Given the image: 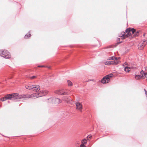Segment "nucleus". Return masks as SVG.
<instances>
[{
    "label": "nucleus",
    "mask_w": 147,
    "mask_h": 147,
    "mask_svg": "<svg viewBox=\"0 0 147 147\" xmlns=\"http://www.w3.org/2000/svg\"><path fill=\"white\" fill-rule=\"evenodd\" d=\"M48 91H43L42 92V94L39 93H33L31 95H19L17 93L10 94L5 95L3 98H1V100L3 101L7 99H10L15 101H19L21 100H24L27 98H36L45 96L47 94Z\"/></svg>",
    "instance_id": "obj_1"
},
{
    "label": "nucleus",
    "mask_w": 147,
    "mask_h": 147,
    "mask_svg": "<svg viewBox=\"0 0 147 147\" xmlns=\"http://www.w3.org/2000/svg\"><path fill=\"white\" fill-rule=\"evenodd\" d=\"M26 89L29 90H32L36 92H37L40 90V87L38 85H26L25 86Z\"/></svg>",
    "instance_id": "obj_2"
},
{
    "label": "nucleus",
    "mask_w": 147,
    "mask_h": 147,
    "mask_svg": "<svg viewBox=\"0 0 147 147\" xmlns=\"http://www.w3.org/2000/svg\"><path fill=\"white\" fill-rule=\"evenodd\" d=\"M125 32L126 33H127L126 35H125V38L130 36L132 37V35L134 34V32H136V29L134 28H128L126 30Z\"/></svg>",
    "instance_id": "obj_3"
},
{
    "label": "nucleus",
    "mask_w": 147,
    "mask_h": 147,
    "mask_svg": "<svg viewBox=\"0 0 147 147\" xmlns=\"http://www.w3.org/2000/svg\"><path fill=\"white\" fill-rule=\"evenodd\" d=\"M1 51H2L1 54V57L5 59H9L11 58V55L7 51L2 50Z\"/></svg>",
    "instance_id": "obj_4"
},
{
    "label": "nucleus",
    "mask_w": 147,
    "mask_h": 147,
    "mask_svg": "<svg viewBox=\"0 0 147 147\" xmlns=\"http://www.w3.org/2000/svg\"><path fill=\"white\" fill-rule=\"evenodd\" d=\"M113 76V75L112 74L106 76L101 80V82L103 84L108 83L110 81V78H111Z\"/></svg>",
    "instance_id": "obj_5"
},
{
    "label": "nucleus",
    "mask_w": 147,
    "mask_h": 147,
    "mask_svg": "<svg viewBox=\"0 0 147 147\" xmlns=\"http://www.w3.org/2000/svg\"><path fill=\"white\" fill-rule=\"evenodd\" d=\"M55 93L58 94L67 95L69 94V93L66 92L65 90L63 89L58 90L55 91Z\"/></svg>",
    "instance_id": "obj_6"
},
{
    "label": "nucleus",
    "mask_w": 147,
    "mask_h": 147,
    "mask_svg": "<svg viewBox=\"0 0 147 147\" xmlns=\"http://www.w3.org/2000/svg\"><path fill=\"white\" fill-rule=\"evenodd\" d=\"M48 100H52V102L55 104H59L61 102V100L56 98H50Z\"/></svg>",
    "instance_id": "obj_7"
},
{
    "label": "nucleus",
    "mask_w": 147,
    "mask_h": 147,
    "mask_svg": "<svg viewBox=\"0 0 147 147\" xmlns=\"http://www.w3.org/2000/svg\"><path fill=\"white\" fill-rule=\"evenodd\" d=\"M76 109L79 110H81L82 109V106L81 104L79 102H78L76 103Z\"/></svg>",
    "instance_id": "obj_8"
},
{
    "label": "nucleus",
    "mask_w": 147,
    "mask_h": 147,
    "mask_svg": "<svg viewBox=\"0 0 147 147\" xmlns=\"http://www.w3.org/2000/svg\"><path fill=\"white\" fill-rule=\"evenodd\" d=\"M110 62L111 63V65L114 64L116 65L119 63L120 61L118 59H117V60L115 59L111 61H110Z\"/></svg>",
    "instance_id": "obj_9"
},
{
    "label": "nucleus",
    "mask_w": 147,
    "mask_h": 147,
    "mask_svg": "<svg viewBox=\"0 0 147 147\" xmlns=\"http://www.w3.org/2000/svg\"><path fill=\"white\" fill-rule=\"evenodd\" d=\"M62 100L67 102L71 100L70 97L67 96H64L62 98Z\"/></svg>",
    "instance_id": "obj_10"
},
{
    "label": "nucleus",
    "mask_w": 147,
    "mask_h": 147,
    "mask_svg": "<svg viewBox=\"0 0 147 147\" xmlns=\"http://www.w3.org/2000/svg\"><path fill=\"white\" fill-rule=\"evenodd\" d=\"M125 32H122L120 34H119V36L121 37H123L125 38Z\"/></svg>",
    "instance_id": "obj_11"
},
{
    "label": "nucleus",
    "mask_w": 147,
    "mask_h": 147,
    "mask_svg": "<svg viewBox=\"0 0 147 147\" xmlns=\"http://www.w3.org/2000/svg\"><path fill=\"white\" fill-rule=\"evenodd\" d=\"M141 31L140 30H138L136 31V32H134L133 35H134L135 36H137L139 35V33Z\"/></svg>",
    "instance_id": "obj_12"
},
{
    "label": "nucleus",
    "mask_w": 147,
    "mask_h": 147,
    "mask_svg": "<svg viewBox=\"0 0 147 147\" xmlns=\"http://www.w3.org/2000/svg\"><path fill=\"white\" fill-rule=\"evenodd\" d=\"M124 70L125 71L129 72L130 71V68L129 67H125L124 68Z\"/></svg>",
    "instance_id": "obj_13"
},
{
    "label": "nucleus",
    "mask_w": 147,
    "mask_h": 147,
    "mask_svg": "<svg viewBox=\"0 0 147 147\" xmlns=\"http://www.w3.org/2000/svg\"><path fill=\"white\" fill-rule=\"evenodd\" d=\"M31 36L30 34H26L24 36V38L26 39L29 38Z\"/></svg>",
    "instance_id": "obj_14"
},
{
    "label": "nucleus",
    "mask_w": 147,
    "mask_h": 147,
    "mask_svg": "<svg viewBox=\"0 0 147 147\" xmlns=\"http://www.w3.org/2000/svg\"><path fill=\"white\" fill-rule=\"evenodd\" d=\"M140 76H141L138 75H136L135 76V78L137 80H139L141 79L142 77H140Z\"/></svg>",
    "instance_id": "obj_15"
},
{
    "label": "nucleus",
    "mask_w": 147,
    "mask_h": 147,
    "mask_svg": "<svg viewBox=\"0 0 147 147\" xmlns=\"http://www.w3.org/2000/svg\"><path fill=\"white\" fill-rule=\"evenodd\" d=\"M67 83L69 86H71L73 85L72 82L70 80H67Z\"/></svg>",
    "instance_id": "obj_16"
},
{
    "label": "nucleus",
    "mask_w": 147,
    "mask_h": 147,
    "mask_svg": "<svg viewBox=\"0 0 147 147\" xmlns=\"http://www.w3.org/2000/svg\"><path fill=\"white\" fill-rule=\"evenodd\" d=\"M82 144H85L87 143L86 140L85 139H84L82 140Z\"/></svg>",
    "instance_id": "obj_17"
},
{
    "label": "nucleus",
    "mask_w": 147,
    "mask_h": 147,
    "mask_svg": "<svg viewBox=\"0 0 147 147\" xmlns=\"http://www.w3.org/2000/svg\"><path fill=\"white\" fill-rule=\"evenodd\" d=\"M105 64L106 65H111V63L109 61H107L105 62Z\"/></svg>",
    "instance_id": "obj_18"
},
{
    "label": "nucleus",
    "mask_w": 147,
    "mask_h": 147,
    "mask_svg": "<svg viewBox=\"0 0 147 147\" xmlns=\"http://www.w3.org/2000/svg\"><path fill=\"white\" fill-rule=\"evenodd\" d=\"M140 74L142 75L141 76H140V77H142L143 76V75L144 74V72L143 70H142L140 72Z\"/></svg>",
    "instance_id": "obj_19"
},
{
    "label": "nucleus",
    "mask_w": 147,
    "mask_h": 147,
    "mask_svg": "<svg viewBox=\"0 0 147 147\" xmlns=\"http://www.w3.org/2000/svg\"><path fill=\"white\" fill-rule=\"evenodd\" d=\"M110 58H111V60H114L115 59L117 60V59H118L117 57H115L113 56L111 57H110Z\"/></svg>",
    "instance_id": "obj_20"
},
{
    "label": "nucleus",
    "mask_w": 147,
    "mask_h": 147,
    "mask_svg": "<svg viewBox=\"0 0 147 147\" xmlns=\"http://www.w3.org/2000/svg\"><path fill=\"white\" fill-rule=\"evenodd\" d=\"M36 77V76H33L31 77H30L29 78L30 79H32L35 78Z\"/></svg>",
    "instance_id": "obj_21"
},
{
    "label": "nucleus",
    "mask_w": 147,
    "mask_h": 147,
    "mask_svg": "<svg viewBox=\"0 0 147 147\" xmlns=\"http://www.w3.org/2000/svg\"><path fill=\"white\" fill-rule=\"evenodd\" d=\"M92 137V136L91 135H89L87 136V138L88 139V138H91Z\"/></svg>",
    "instance_id": "obj_22"
},
{
    "label": "nucleus",
    "mask_w": 147,
    "mask_h": 147,
    "mask_svg": "<svg viewBox=\"0 0 147 147\" xmlns=\"http://www.w3.org/2000/svg\"><path fill=\"white\" fill-rule=\"evenodd\" d=\"M80 147H86V146L84 144H82L80 145Z\"/></svg>",
    "instance_id": "obj_23"
},
{
    "label": "nucleus",
    "mask_w": 147,
    "mask_h": 147,
    "mask_svg": "<svg viewBox=\"0 0 147 147\" xmlns=\"http://www.w3.org/2000/svg\"><path fill=\"white\" fill-rule=\"evenodd\" d=\"M144 76L145 77H147V73H144L143 76Z\"/></svg>",
    "instance_id": "obj_24"
},
{
    "label": "nucleus",
    "mask_w": 147,
    "mask_h": 147,
    "mask_svg": "<svg viewBox=\"0 0 147 147\" xmlns=\"http://www.w3.org/2000/svg\"><path fill=\"white\" fill-rule=\"evenodd\" d=\"M38 67H44L45 66L44 65H39L38 66Z\"/></svg>",
    "instance_id": "obj_25"
},
{
    "label": "nucleus",
    "mask_w": 147,
    "mask_h": 147,
    "mask_svg": "<svg viewBox=\"0 0 147 147\" xmlns=\"http://www.w3.org/2000/svg\"><path fill=\"white\" fill-rule=\"evenodd\" d=\"M131 68H133V69H136V67H132Z\"/></svg>",
    "instance_id": "obj_26"
},
{
    "label": "nucleus",
    "mask_w": 147,
    "mask_h": 147,
    "mask_svg": "<svg viewBox=\"0 0 147 147\" xmlns=\"http://www.w3.org/2000/svg\"><path fill=\"white\" fill-rule=\"evenodd\" d=\"M121 42H118L117 43V44H120V43H121Z\"/></svg>",
    "instance_id": "obj_27"
},
{
    "label": "nucleus",
    "mask_w": 147,
    "mask_h": 147,
    "mask_svg": "<svg viewBox=\"0 0 147 147\" xmlns=\"http://www.w3.org/2000/svg\"><path fill=\"white\" fill-rule=\"evenodd\" d=\"M108 59L109 60H111V58H110V57L108 58Z\"/></svg>",
    "instance_id": "obj_28"
},
{
    "label": "nucleus",
    "mask_w": 147,
    "mask_h": 147,
    "mask_svg": "<svg viewBox=\"0 0 147 147\" xmlns=\"http://www.w3.org/2000/svg\"><path fill=\"white\" fill-rule=\"evenodd\" d=\"M120 40V38H117V41L119 40Z\"/></svg>",
    "instance_id": "obj_29"
},
{
    "label": "nucleus",
    "mask_w": 147,
    "mask_h": 147,
    "mask_svg": "<svg viewBox=\"0 0 147 147\" xmlns=\"http://www.w3.org/2000/svg\"><path fill=\"white\" fill-rule=\"evenodd\" d=\"M145 33L144 34H143V36H145Z\"/></svg>",
    "instance_id": "obj_30"
},
{
    "label": "nucleus",
    "mask_w": 147,
    "mask_h": 147,
    "mask_svg": "<svg viewBox=\"0 0 147 147\" xmlns=\"http://www.w3.org/2000/svg\"><path fill=\"white\" fill-rule=\"evenodd\" d=\"M8 103H9L10 102L9 101H8Z\"/></svg>",
    "instance_id": "obj_31"
},
{
    "label": "nucleus",
    "mask_w": 147,
    "mask_h": 147,
    "mask_svg": "<svg viewBox=\"0 0 147 147\" xmlns=\"http://www.w3.org/2000/svg\"><path fill=\"white\" fill-rule=\"evenodd\" d=\"M48 68H50V67H48Z\"/></svg>",
    "instance_id": "obj_32"
}]
</instances>
